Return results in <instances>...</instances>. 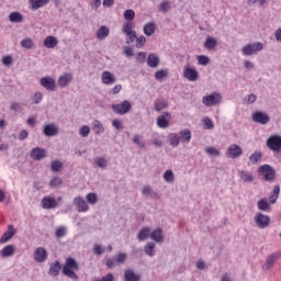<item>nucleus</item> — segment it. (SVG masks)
<instances>
[{
    "mask_svg": "<svg viewBox=\"0 0 281 281\" xmlns=\"http://www.w3.org/2000/svg\"><path fill=\"white\" fill-rule=\"evenodd\" d=\"M76 271H78V262L71 257L67 258L63 268L64 276L71 278V280H78V274H76Z\"/></svg>",
    "mask_w": 281,
    "mask_h": 281,
    "instance_id": "1",
    "label": "nucleus"
},
{
    "mask_svg": "<svg viewBox=\"0 0 281 281\" xmlns=\"http://www.w3.org/2000/svg\"><path fill=\"white\" fill-rule=\"evenodd\" d=\"M262 49H265V44L261 42H252L241 47V54L243 56H256L260 54Z\"/></svg>",
    "mask_w": 281,
    "mask_h": 281,
    "instance_id": "2",
    "label": "nucleus"
},
{
    "mask_svg": "<svg viewBox=\"0 0 281 281\" xmlns=\"http://www.w3.org/2000/svg\"><path fill=\"white\" fill-rule=\"evenodd\" d=\"M122 32L126 36L127 45L135 43V38H137V32L135 31V24L133 22H124Z\"/></svg>",
    "mask_w": 281,
    "mask_h": 281,
    "instance_id": "3",
    "label": "nucleus"
},
{
    "mask_svg": "<svg viewBox=\"0 0 281 281\" xmlns=\"http://www.w3.org/2000/svg\"><path fill=\"white\" fill-rule=\"evenodd\" d=\"M223 102V95L220 92H213L202 98L204 106H218Z\"/></svg>",
    "mask_w": 281,
    "mask_h": 281,
    "instance_id": "4",
    "label": "nucleus"
},
{
    "mask_svg": "<svg viewBox=\"0 0 281 281\" xmlns=\"http://www.w3.org/2000/svg\"><path fill=\"white\" fill-rule=\"evenodd\" d=\"M254 222L259 229H267L271 225V217L262 212H257Z\"/></svg>",
    "mask_w": 281,
    "mask_h": 281,
    "instance_id": "5",
    "label": "nucleus"
},
{
    "mask_svg": "<svg viewBox=\"0 0 281 281\" xmlns=\"http://www.w3.org/2000/svg\"><path fill=\"white\" fill-rule=\"evenodd\" d=\"M259 175L265 181H274L276 180V169L271 165H262L258 168Z\"/></svg>",
    "mask_w": 281,
    "mask_h": 281,
    "instance_id": "6",
    "label": "nucleus"
},
{
    "mask_svg": "<svg viewBox=\"0 0 281 281\" xmlns=\"http://www.w3.org/2000/svg\"><path fill=\"white\" fill-rule=\"evenodd\" d=\"M131 109H133V105L131 104V101L124 100L121 103H116L112 105V111L116 115H126V113L131 112Z\"/></svg>",
    "mask_w": 281,
    "mask_h": 281,
    "instance_id": "7",
    "label": "nucleus"
},
{
    "mask_svg": "<svg viewBox=\"0 0 281 281\" xmlns=\"http://www.w3.org/2000/svg\"><path fill=\"white\" fill-rule=\"evenodd\" d=\"M266 146L269 150H273L274 153H279L281 150V136L280 135H271L266 142Z\"/></svg>",
    "mask_w": 281,
    "mask_h": 281,
    "instance_id": "8",
    "label": "nucleus"
},
{
    "mask_svg": "<svg viewBox=\"0 0 281 281\" xmlns=\"http://www.w3.org/2000/svg\"><path fill=\"white\" fill-rule=\"evenodd\" d=\"M243 155V147L236 144H232L226 149V157L228 159H238Z\"/></svg>",
    "mask_w": 281,
    "mask_h": 281,
    "instance_id": "9",
    "label": "nucleus"
},
{
    "mask_svg": "<svg viewBox=\"0 0 281 281\" xmlns=\"http://www.w3.org/2000/svg\"><path fill=\"white\" fill-rule=\"evenodd\" d=\"M281 258V252L276 251L269 255L266 259V263L262 266L263 271H269V269H273V265L278 262V259Z\"/></svg>",
    "mask_w": 281,
    "mask_h": 281,
    "instance_id": "10",
    "label": "nucleus"
},
{
    "mask_svg": "<svg viewBox=\"0 0 281 281\" xmlns=\"http://www.w3.org/2000/svg\"><path fill=\"white\" fill-rule=\"evenodd\" d=\"M170 120H172V114L166 112L157 117L156 125L158 128H168L170 126Z\"/></svg>",
    "mask_w": 281,
    "mask_h": 281,
    "instance_id": "11",
    "label": "nucleus"
},
{
    "mask_svg": "<svg viewBox=\"0 0 281 281\" xmlns=\"http://www.w3.org/2000/svg\"><path fill=\"white\" fill-rule=\"evenodd\" d=\"M183 77L189 80V82H196V80H199V71L194 67L187 66L183 70Z\"/></svg>",
    "mask_w": 281,
    "mask_h": 281,
    "instance_id": "12",
    "label": "nucleus"
},
{
    "mask_svg": "<svg viewBox=\"0 0 281 281\" xmlns=\"http://www.w3.org/2000/svg\"><path fill=\"white\" fill-rule=\"evenodd\" d=\"M74 205L79 213L89 212V204L82 196H76L74 199Z\"/></svg>",
    "mask_w": 281,
    "mask_h": 281,
    "instance_id": "13",
    "label": "nucleus"
},
{
    "mask_svg": "<svg viewBox=\"0 0 281 281\" xmlns=\"http://www.w3.org/2000/svg\"><path fill=\"white\" fill-rule=\"evenodd\" d=\"M40 85L47 91H56V79L52 77H43L40 80Z\"/></svg>",
    "mask_w": 281,
    "mask_h": 281,
    "instance_id": "14",
    "label": "nucleus"
},
{
    "mask_svg": "<svg viewBox=\"0 0 281 281\" xmlns=\"http://www.w3.org/2000/svg\"><path fill=\"white\" fill-rule=\"evenodd\" d=\"M35 262H45L48 258L47 249L44 247H37L33 254Z\"/></svg>",
    "mask_w": 281,
    "mask_h": 281,
    "instance_id": "15",
    "label": "nucleus"
},
{
    "mask_svg": "<svg viewBox=\"0 0 281 281\" xmlns=\"http://www.w3.org/2000/svg\"><path fill=\"white\" fill-rule=\"evenodd\" d=\"M252 122L265 125V124H269V122H271V119L265 112H255L252 114Z\"/></svg>",
    "mask_w": 281,
    "mask_h": 281,
    "instance_id": "16",
    "label": "nucleus"
},
{
    "mask_svg": "<svg viewBox=\"0 0 281 281\" xmlns=\"http://www.w3.org/2000/svg\"><path fill=\"white\" fill-rule=\"evenodd\" d=\"M41 204L44 210H54L55 207H58V201L52 196H44Z\"/></svg>",
    "mask_w": 281,
    "mask_h": 281,
    "instance_id": "17",
    "label": "nucleus"
},
{
    "mask_svg": "<svg viewBox=\"0 0 281 281\" xmlns=\"http://www.w3.org/2000/svg\"><path fill=\"white\" fill-rule=\"evenodd\" d=\"M43 134L45 135V137H56V135H58L57 125L54 123L44 125Z\"/></svg>",
    "mask_w": 281,
    "mask_h": 281,
    "instance_id": "18",
    "label": "nucleus"
},
{
    "mask_svg": "<svg viewBox=\"0 0 281 281\" xmlns=\"http://www.w3.org/2000/svg\"><path fill=\"white\" fill-rule=\"evenodd\" d=\"M115 75H113L111 71L104 70L101 74V82L103 85H108L109 87H111V85H115Z\"/></svg>",
    "mask_w": 281,
    "mask_h": 281,
    "instance_id": "19",
    "label": "nucleus"
},
{
    "mask_svg": "<svg viewBox=\"0 0 281 281\" xmlns=\"http://www.w3.org/2000/svg\"><path fill=\"white\" fill-rule=\"evenodd\" d=\"M31 157L32 159H35V161H41V159H45V157H47V150L41 147H35L31 150Z\"/></svg>",
    "mask_w": 281,
    "mask_h": 281,
    "instance_id": "20",
    "label": "nucleus"
},
{
    "mask_svg": "<svg viewBox=\"0 0 281 281\" xmlns=\"http://www.w3.org/2000/svg\"><path fill=\"white\" fill-rule=\"evenodd\" d=\"M123 278L124 281H142V276L136 273L133 269H126Z\"/></svg>",
    "mask_w": 281,
    "mask_h": 281,
    "instance_id": "21",
    "label": "nucleus"
},
{
    "mask_svg": "<svg viewBox=\"0 0 281 281\" xmlns=\"http://www.w3.org/2000/svg\"><path fill=\"white\" fill-rule=\"evenodd\" d=\"M179 137H180V142H182V144H190L191 139H192V132L188 128H184L182 131H180L178 133Z\"/></svg>",
    "mask_w": 281,
    "mask_h": 281,
    "instance_id": "22",
    "label": "nucleus"
},
{
    "mask_svg": "<svg viewBox=\"0 0 281 281\" xmlns=\"http://www.w3.org/2000/svg\"><path fill=\"white\" fill-rule=\"evenodd\" d=\"M150 239L155 243H164V229L156 228L150 232Z\"/></svg>",
    "mask_w": 281,
    "mask_h": 281,
    "instance_id": "23",
    "label": "nucleus"
},
{
    "mask_svg": "<svg viewBox=\"0 0 281 281\" xmlns=\"http://www.w3.org/2000/svg\"><path fill=\"white\" fill-rule=\"evenodd\" d=\"M71 80H74V76L71 74L65 72L64 75L59 76L58 85L59 87L65 89V87H67V85H69Z\"/></svg>",
    "mask_w": 281,
    "mask_h": 281,
    "instance_id": "24",
    "label": "nucleus"
},
{
    "mask_svg": "<svg viewBox=\"0 0 281 281\" xmlns=\"http://www.w3.org/2000/svg\"><path fill=\"white\" fill-rule=\"evenodd\" d=\"M20 45L23 47V49H36V43L34 40H32V37L22 38Z\"/></svg>",
    "mask_w": 281,
    "mask_h": 281,
    "instance_id": "25",
    "label": "nucleus"
},
{
    "mask_svg": "<svg viewBox=\"0 0 281 281\" xmlns=\"http://www.w3.org/2000/svg\"><path fill=\"white\" fill-rule=\"evenodd\" d=\"M58 45V38H56L54 35H48L44 40V47H47V49H54Z\"/></svg>",
    "mask_w": 281,
    "mask_h": 281,
    "instance_id": "26",
    "label": "nucleus"
},
{
    "mask_svg": "<svg viewBox=\"0 0 281 281\" xmlns=\"http://www.w3.org/2000/svg\"><path fill=\"white\" fill-rule=\"evenodd\" d=\"M238 177L244 181V183H251L254 181V175L251 171L247 170H239L238 171Z\"/></svg>",
    "mask_w": 281,
    "mask_h": 281,
    "instance_id": "27",
    "label": "nucleus"
},
{
    "mask_svg": "<svg viewBox=\"0 0 281 281\" xmlns=\"http://www.w3.org/2000/svg\"><path fill=\"white\" fill-rule=\"evenodd\" d=\"M15 251H16V248L14 247V245H8L2 248L1 257L2 258H12V256H14Z\"/></svg>",
    "mask_w": 281,
    "mask_h": 281,
    "instance_id": "28",
    "label": "nucleus"
},
{
    "mask_svg": "<svg viewBox=\"0 0 281 281\" xmlns=\"http://www.w3.org/2000/svg\"><path fill=\"white\" fill-rule=\"evenodd\" d=\"M109 34H111V30H109L108 26H100L95 33V36L98 38V41H104V38H106V36H109Z\"/></svg>",
    "mask_w": 281,
    "mask_h": 281,
    "instance_id": "29",
    "label": "nucleus"
},
{
    "mask_svg": "<svg viewBox=\"0 0 281 281\" xmlns=\"http://www.w3.org/2000/svg\"><path fill=\"white\" fill-rule=\"evenodd\" d=\"M168 142L172 148H177L179 144H181V136H179L177 133H170L168 135Z\"/></svg>",
    "mask_w": 281,
    "mask_h": 281,
    "instance_id": "30",
    "label": "nucleus"
},
{
    "mask_svg": "<svg viewBox=\"0 0 281 281\" xmlns=\"http://www.w3.org/2000/svg\"><path fill=\"white\" fill-rule=\"evenodd\" d=\"M147 65L148 67H151L153 69H155V67L159 66V56H157V54L155 53H150L147 57Z\"/></svg>",
    "mask_w": 281,
    "mask_h": 281,
    "instance_id": "31",
    "label": "nucleus"
},
{
    "mask_svg": "<svg viewBox=\"0 0 281 281\" xmlns=\"http://www.w3.org/2000/svg\"><path fill=\"white\" fill-rule=\"evenodd\" d=\"M150 238V227L145 226L143 227L138 234H137V240H139L140 243H143L144 240H146L147 238Z\"/></svg>",
    "mask_w": 281,
    "mask_h": 281,
    "instance_id": "32",
    "label": "nucleus"
},
{
    "mask_svg": "<svg viewBox=\"0 0 281 281\" xmlns=\"http://www.w3.org/2000/svg\"><path fill=\"white\" fill-rule=\"evenodd\" d=\"M14 234H16V229H14V226L9 225L8 232L2 235L0 243H8V240L14 236Z\"/></svg>",
    "mask_w": 281,
    "mask_h": 281,
    "instance_id": "33",
    "label": "nucleus"
},
{
    "mask_svg": "<svg viewBox=\"0 0 281 281\" xmlns=\"http://www.w3.org/2000/svg\"><path fill=\"white\" fill-rule=\"evenodd\" d=\"M156 30H157V25L155 24V22H149V23L145 24L143 27V32H144L145 36H153V34H155Z\"/></svg>",
    "mask_w": 281,
    "mask_h": 281,
    "instance_id": "34",
    "label": "nucleus"
},
{
    "mask_svg": "<svg viewBox=\"0 0 281 281\" xmlns=\"http://www.w3.org/2000/svg\"><path fill=\"white\" fill-rule=\"evenodd\" d=\"M29 3L31 5V10H40V8H44V5H47V3H49V0H29Z\"/></svg>",
    "mask_w": 281,
    "mask_h": 281,
    "instance_id": "35",
    "label": "nucleus"
},
{
    "mask_svg": "<svg viewBox=\"0 0 281 281\" xmlns=\"http://www.w3.org/2000/svg\"><path fill=\"white\" fill-rule=\"evenodd\" d=\"M60 261H55L50 265L48 274L52 276L53 278H56L60 273Z\"/></svg>",
    "mask_w": 281,
    "mask_h": 281,
    "instance_id": "36",
    "label": "nucleus"
},
{
    "mask_svg": "<svg viewBox=\"0 0 281 281\" xmlns=\"http://www.w3.org/2000/svg\"><path fill=\"white\" fill-rule=\"evenodd\" d=\"M257 207L260 212H269V210H271V204H269L267 198H263L257 202Z\"/></svg>",
    "mask_w": 281,
    "mask_h": 281,
    "instance_id": "37",
    "label": "nucleus"
},
{
    "mask_svg": "<svg viewBox=\"0 0 281 281\" xmlns=\"http://www.w3.org/2000/svg\"><path fill=\"white\" fill-rule=\"evenodd\" d=\"M94 166H97V168H101V170H106L109 167V160L104 157H97L94 158Z\"/></svg>",
    "mask_w": 281,
    "mask_h": 281,
    "instance_id": "38",
    "label": "nucleus"
},
{
    "mask_svg": "<svg viewBox=\"0 0 281 281\" xmlns=\"http://www.w3.org/2000/svg\"><path fill=\"white\" fill-rule=\"evenodd\" d=\"M155 243L153 241H148L146 245H145V254L146 256H149V258H153L155 256Z\"/></svg>",
    "mask_w": 281,
    "mask_h": 281,
    "instance_id": "39",
    "label": "nucleus"
},
{
    "mask_svg": "<svg viewBox=\"0 0 281 281\" xmlns=\"http://www.w3.org/2000/svg\"><path fill=\"white\" fill-rule=\"evenodd\" d=\"M92 131H94L97 135H102L104 132V125H102V122L95 120L92 123Z\"/></svg>",
    "mask_w": 281,
    "mask_h": 281,
    "instance_id": "40",
    "label": "nucleus"
},
{
    "mask_svg": "<svg viewBox=\"0 0 281 281\" xmlns=\"http://www.w3.org/2000/svg\"><path fill=\"white\" fill-rule=\"evenodd\" d=\"M280 196V186H276L269 196V202L270 203H276Z\"/></svg>",
    "mask_w": 281,
    "mask_h": 281,
    "instance_id": "41",
    "label": "nucleus"
},
{
    "mask_svg": "<svg viewBox=\"0 0 281 281\" xmlns=\"http://www.w3.org/2000/svg\"><path fill=\"white\" fill-rule=\"evenodd\" d=\"M216 45H218V41H216V38L206 37L205 43H204L205 49H214V47H216Z\"/></svg>",
    "mask_w": 281,
    "mask_h": 281,
    "instance_id": "42",
    "label": "nucleus"
},
{
    "mask_svg": "<svg viewBox=\"0 0 281 281\" xmlns=\"http://www.w3.org/2000/svg\"><path fill=\"white\" fill-rule=\"evenodd\" d=\"M9 21L11 23H23V15L19 12H12L9 15Z\"/></svg>",
    "mask_w": 281,
    "mask_h": 281,
    "instance_id": "43",
    "label": "nucleus"
},
{
    "mask_svg": "<svg viewBox=\"0 0 281 281\" xmlns=\"http://www.w3.org/2000/svg\"><path fill=\"white\" fill-rule=\"evenodd\" d=\"M249 161H250V164H252V166H256V164H258V161H262V153L255 151L254 154L250 155Z\"/></svg>",
    "mask_w": 281,
    "mask_h": 281,
    "instance_id": "44",
    "label": "nucleus"
},
{
    "mask_svg": "<svg viewBox=\"0 0 281 281\" xmlns=\"http://www.w3.org/2000/svg\"><path fill=\"white\" fill-rule=\"evenodd\" d=\"M205 153L209 157H218L221 155V150L213 146L206 147Z\"/></svg>",
    "mask_w": 281,
    "mask_h": 281,
    "instance_id": "45",
    "label": "nucleus"
},
{
    "mask_svg": "<svg viewBox=\"0 0 281 281\" xmlns=\"http://www.w3.org/2000/svg\"><path fill=\"white\" fill-rule=\"evenodd\" d=\"M86 203H89V205H95L98 203V194L90 192L86 195Z\"/></svg>",
    "mask_w": 281,
    "mask_h": 281,
    "instance_id": "46",
    "label": "nucleus"
},
{
    "mask_svg": "<svg viewBox=\"0 0 281 281\" xmlns=\"http://www.w3.org/2000/svg\"><path fill=\"white\" fill-rule=\"evenodd\" d=\"M162 179H164V181H166V183H173L175 182V172H172V170L165 171Z\"/></svg>",
    "mask_w": 281,
    "mask_h": 281,
    "instance_id": "47",
    "label": "nucleus"
},
{
    "mask_svg": "<svg viewBox=\"0 0 281 281\" xmlns=\"http://www.w3.org/2000/svg\"><path fill=\"white\" fill-rule=\"evenodd\" d=\"M202 124L205 131H212V128H214V122H212V119H210V116L204 117Z\"/></svg>",
    "mask_w": 281,
    "mask_h": 281,
    "instance_id": "48",
    "label": "nucleus"
},
{
    "mask_svg": "<svg viewBox=\"0 0 281 281\" xmlns=\"http://www.w3.org/2000/svg\"><path fill=\"white\" fill-rule=\"evenodd\" d=\"M132 142L133 144L138 146V148H146V143L142 140V136H139V134L134 135V137L132 138Z\"/></svg>",
    "mask_w": 281,
    "mask_h": 281,
    "instance_id": "49",
    "label": "nucleus"
},
{
    "mask_svg": "<svg viewBox=\"0 0 281 281\" xmlns=\"http://www.w3.org/2000/svg\"><path fill=\"white\" fill-rule=\"evenodd\" d=\"M126 22H133L135 20V11L133 9H128L123 14Z\"/></svg>",
    "mask_w": 281,
    "mask_h": 281,
    "instance_id": "50",
    "label": "nucleus"
},
{
    "mask_svg": "<svg viewBox=\"0 0 281 281\" xmlns=\"http://www.w3.org/2000/svg\"><path fill=\"white\" fill-rule=\"evenodd\" d=\"M50 168L53 172H60V170H63V162L60 160H53Z\"/></svg>",
    "mask_w": 281,
    "mask_h": 281,
    "instance_id": "51",
    "label": "nucleus"
},
{
    "mask_svg": "<svg viewBox=\"0 0 281 281\" xmlns=\"http://www.w3.org/2000/svg\"><path fill=\"white\" fill-rule=\"evenodd\" d=\"M90 133H91V127H89V125H83L79 128L80 137H89Z\"/></svg>",
    "mask_w": 281,
    "mask_h": 281,
    "instance_id": "52",
    "label": "nucleus"
},
{
    "mask_svg": "<svg viewBox=\"0 0 281 281\" xmlns=\"http://www.w3.org/2000/svg\"><path fill=\"white\" fill-rule=\"evenodd\" d=\"M67 234V227L65 226H59L55 231V236L56 238H63Z\"/></svg>",
    "mask_w": 281,
    "mask_h": 281,
    "instance_id": "53",
    "label": "nucleus"
},
{
    "mask_svg": "<svg viewBox=\"0 0 281 281\" xmlns=\"http://www.w3.org/2000/svg\"><path fill=\"white\" fill-rule=\"evenodd\" d=\"M256 100H258V97L254 93H250L244 98V104H254Z\"/></svg>",
    "mask_w": 281,
    "mask_h": 281,
    "instance_id": "54",
    "label": "nucleus"
},
{
    "mask_svg": "<svg viewBox=\"0 0 281 281\" xmlns=\"http://www.w3.org/2000/svg\"><path fill=\"white\" fill-rule=\"evenodd\" d=\"M114 259L117 265H124V262H126V254L120 252V254L115 255Z\"/></svg>",
    "mask_w": 281,
    "mask_h": 281,
    "instance_id": "55",
    "label": "nucleus"
},
{
    "mask_svg": "<svg viewBox=\"0 0 281 281\" xmlns=\"http://www.w3.org/2000/svg\"><path fill=\"white\" fill-rule=\"evenodd\" d=\"M159 12H164L166 14V12H168L170 10V2L168 1H162L159 7H158Z\"/></svg>",
    "mask_w": 281,
    "mask_h": 281,
    "instance_id": "56",
    "label": "nucleus"
},
{
    "mask_svg": "<svg viewBox=\"0 0 281 281\" xmlns=\"http://www.w3.org/2000/svg\"><path fill=\"white\" fill-rule=\"evenodd\" d=\"M50 188H58V186H63V179L60 177H55L49 182Z\"/></svg>",
    "mask_w": 281,
    "mask_h": 281,
    "instance_id": "57",
    "label": "nucleus"
},
{
    "mask_svg": "<svg viewBox=\"0 0 281 281\" xmlns=\"http://www.w3.org/2000/svg\"><path fill=\"white\" fill-rule=\"evenodd\" d=\"M136 47L139 49L142 47H144V45H146V37L144 35H140L139 37H137L136 35Z\"/></svg>",
    "mask_w": 281,
    "mask_h": 281,
    "instance_id": "58",
    "label": "nucleus"
},
{
    "mask_svg": "<svg viewBox=\"0 0 281 281\" xmlns=\"http://www.w3.org/2000/svg\"><path fill=\"white\" fill-rule=\"evenodd\" d=\"M168 106V103L166 101H156L155 102V111H164Z\"/></svg>",
    "mask_w": 281,
    "mask_h": 281,
    "instance_id": "59",
    "label": "nucleus"
},
{
    "mask_svg": "<svg viewBox=\"0 0 281 281\" xmlns=\"http://www.w3.org/2000/svg\"><path fill=\"white\" fill-rule=\"evenodd\" d=\"M198 61H199V65H203L205 67L206 65H210V57L205 55H200L198 56Z\"/></svg>",
    "mask_w": 281,
    "mask_h": 281,
    "instance_id": "60",
    "label": "nucleus"
},
{
    "mask_svg": "<svg viewBox=\"0 0 281 281\" xmlns=\"http://www.w3.org/2000/svg\"><path fill=\"white\" fill-rule=\"evenodd\" d=\"M166 76H168V71H167V70H164V69L157 70V71L155 72V78H156V80H164V78H166Z\"/></svg>",
    "mask_w": 281,
    "mask_h": 281,
    "instance_id": "61",
    "label": "nucleus"
},
{
    "mask_svg": "<svg viewBox=\"0 0 281 281\" xmlns=\"http://www.w3.org/2000/svg\"><path fill=\"white\" fill-rule=\"evenodd\" d=\"M33 102L34 104H41V102H43V92L41 91L35 92L33 95Z\"/></svg>",
    "mask_w": 281,
    "mask_h": 281,
    "instance_id": "62",
    "label": "nucleus"
},
{
    "mask_svg": "<svg viewBox=\"0 0 281 281\" xmlns=\"http://www.w3.org/2000/svg\"><path fill=\"white\" fill-rule=\"evenodd\" d=\"M11 111L20 112L23 111V106L19 102H13L10 106Z\"/></svg>",
    "mask_w": 281,
    "mask_h": 281,
    "instance_id": "63",
    "label": "nucleus"
},
{
    "mask_svg": "<svg viewBox=\"0 0 281 281\" xmlns=\"http://www.w3.org/2000/svg\"><path fill=\"white\" fill-rule=\"evenodd\" d=\"M94 281H115V277L113 273H108L106 276L102 277L101 279H97Z\"/></svg>",
    "mask_w": 281,
    "mask_h": 281,
    "instance_id": "64",
    "label": "nucleus"
}]
</instances>
